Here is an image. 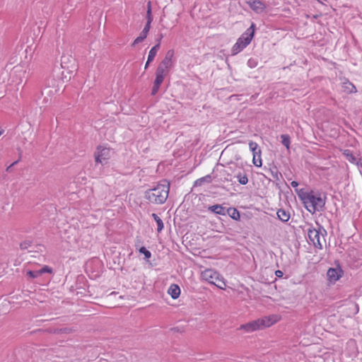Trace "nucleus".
Listing matches in <instances>:
<instances>
[{
    "instance_id": "obj_1",
    "label": "nucleus",
    "mask_w": 362,
    "mask_h": 362,
    "mask_svg": "<svg viewBox=\"0 0 362 362\" xmlns=\"http://www.w3.org/2000/svg\"><path fill=\"white\" fill-rule=\"evenodd\" d=\"M169 190L170 183L165 180L158 184L153 188L146 190L145 198L152 204H162L168 199Z\"/></svg>"
},
{
    "instance_id": "obj_2",
    "label": "nucleus",
    "mask_w": 362,
    "mask_h": 362,
    "mask_svg": "<svg viewBox=\"0 0 362 362\" xmlns=\"http://www.w3.org/2000/svg\"><path fill=\"white\" fill-rule=\"evenodd\" d=\"M300 197L305 209L313 214L317 211H322L325 206V200L320 194H317L313 192L304 193Z\"/></svg>"
},
{
    "instance_id": "obj_3",
    "label": "nucleus",
    "mask_w": 362,
    "mask_h": 362,
    "mask_svg": "<svg viewBox=\"0 0 362 362\" xmlns=\"http://www.w3.org/2000/svg\"><path fill=\"white\" fill-rule=\"evenodd\" d=\"M306 231L309 243L313 244L317 249L322 250L325 242V235H327V231L323 227L318 226L317 228H315L310 225Z\"/></svg>"
},
{
    "instance_id": "obj_4",
    "label": "nucleus",
    "mask_w": 362,
    "mask_h": 362,
    "mask_svg": "<svg viewBox=\"0 0 362 362\" xmlns=\"http://www.w3.org/2000/svg\"><path fill=\"white\" fill-rule=\"evenodd\" d=\"M255 31V25L252 23L250 27L247 28L237 40V42L231 49V54L235 55L243 51L252 41Z\"/></svg>"
},
{
    "instance_id": "obj_5",
    "label": "nucleus",
    "mask_w": 362,
    "mask_h": 362,
    "mask_svg": "<svg viewBox=\"0 0 362 362\" xmlns=\"http://www.w3.org/2000/svg\"><path fill=\"white\" fill-rule=\"evenodd\" d=\"M202 279L209 283L216 286L221 289H225L226 284L223 277L215 270L207 269L201 274Z\"/></svg>"
},
{
    "instance_id": "obj_6",
    "label": "nucleus",
    "mask_w": 362,
    "mask_h": 362,
    "mask_svg": "<svg viewBox=\"0 0 362 362\" xmlns=\"http://www.w3.org/2000/svg\"><path fill=\"white\" fill-rule=\"evenodd\" d=\"M112 151L110 148L104 146H98L94 153L95 161L96 163L105 165L111 158Z\"/></svg>"
},
{
    "instance_id": "obj_7",
    "label": "nucleus",
    "mask_w": 362,
    "mask_h": 362,
    "mask_svg": "<svg viewBox=\"0 0 362 362\" xmlns=\"http://www.w3.org/2000/svg\"><path fill=\"white\" fill-rule=\"evenodd\" d=\"M280 320V317L279 315H272L269 316H265L260 319H259V324L261 326V328H265L269 327L276 322H277Z\"/></svg>"
},
{
    "instance_id": "obj_8",
    "label": "nucleus",
    "mask_w": 362,
    "mask_h": 362,
    "mask_svg": "<svg viewBox=\"0 0 362 362\" xmlns=\"http://www.w3.org/2000/svg\"><path fill=\"white\" fill-rule=\"evenodd\" d=\"M250 8L257 13H262L265 8V4L260 0H245Z\"/></svg>"
},
{
    "instance_id": "obj_9",
    "label": "nucleus",
    "mask_w": 362,
    "mask_h": 362,
    "mask_svg": "<svg viewBox=\"0 0 362 362\" xmlns=\"http://www.w3.org/2000/svg\"><path fill=\"white\" fill-rule=\"evenodd\" d=\"M239 329H243L245 332H252L256 330L262 329L259 319L249 322L248 323L240 325Z\"/></svg>"
},
{
    "instance_id": "obj_10",
    "label": "nucleus",
    "mask_w": 362,
    "mask_h": 362,
    "mask_svg": "<svg viewBox=\"0 0 362 362\" xmlns=\"http://www.w3.org/2000/svg\"><path fill=\"white\" fill-rule=\"evenodd\" d=\"M342 270L340 268H330L327 272L328 279L331 282H336L342 275Z\"/></svg>"
},
{
    "instance_id": "obj_11",
    "label": "nucleus",
    "mask_w": 362,
    "mask_h": 362,
    "mask_svg": "<svg viewBox=\"0 0 362 362\" xmlns=\"http://www.w3.org/2000/svg\"><path fill=\"white\" fill-rule=\"evenodd\" d=\"M173 52L172 51H168L167 52L165 57L162 60V62L159 64L158 66L170 71L173 66Z\"/></svg>"
},
{
    "instance_id": "obj_12",
    "label": "nucleus",
    "mask_w": 362,
    "mask_h": 362,
    "mask_svg": "<svg viewBox=\"0 0 362 362\" xmlns=\"http://www.w3.org/2000/svg\"><path fill=\"white\" fill-rule=\"evenodd\" d=\"M343 154L350 163L355 164L358 167H362V160L355 156L350 150H344Z\"/></svg>"
},
{
    "instance_id": "obj_13",
    "label": "nucleus",
    "mask_w": 362,
    "mask_h": 362,
    "mask_svg": "<svg viewBox=\"0 0 362 362\" xmlns=\"http://www.w3.org/2000/svg\"><path fill=\"white\" fill-rule=\"evenodd\" d=\"M52 272V268L49 267L48 266H44L42 268H41L40 269H38V270L28 271L27 275L31 279H35V278L39 277L44 273H50L51 274Z\"/></svg>"
},
{
    "instance_id": "obj_14",
    "label": "nucleus",
    "mask_w": 362,
    "mask_h": 362,
    "mask_svg": "<svg viewBox=\"0 0 362 362\" xmlns=\"http://www.w3.org/2000/svg\"><path fill=\"white\" fill-rule=\"evenodd\" d=\"M168 293L173 299H177L180 295V288L177 284H171L168 290Z\"/></svg>"
},
{
    "instance_id": "obj_15",
    "label": "nucleus",
    "mask_w": 362,
    "mask_h": 362,
    "mask_svg": "<svg viewBox=\"0 0 362 362\" xmlns=\"http://www.w3.org/2000/svg\"><path fill=\"white\" fill-rule=\"evenodd\" d=\"M208 210L218 215L225 216L226 214V209L222 205L215 204L210 206Z\"/></svg>"
},
{
    "instance_id": "obj_16",
    "label": "nucleus",
    "mask_w": 362,
    "mask_h": 362,
    "mask_svg": "<svg viewBox=\"0 0 362 362\" xmlns=\"http://www.w3.org/2000/svg\"><path fill=\"white\" fill-rule=\"evenodd\" d=\"M276 214L278 218L283 222H287L290 218V214L284 209H279Z\"/></svg>"
},
{
    "instance_id": "obj_17",
    "label": "nucleus",
    "mask_w": 362,
    "mask_h": 362,
    "mask_svg": "<svg viewBox=\"0 0 362 362\" xmlns=\"http://www.w3.org/2000/svg\"><path fill=\"white\" fill-rule=\"evenodd\" d=\"M252 163L257 167H261L262 165V161L261 158V151H257V153H252Z\"/></svg>"
},
{
    "instance_id": "obj_18",
    "label": "nucleus",
    "mask_w": 362,
    "mask_h": 362,
    "mask_svg": "<svg viewBox=\"0 0 362 362\" xmlns=\"http://www.w3.org/2000/svg\"><path fill=\"white\" fill-rule=\"evenodd\" d=\"M343 88L344 91H346L348 93H356L357 91L356 88L354 86V85L349 81H346L343 83Z\"/></svg>"
},
{
    "instance_id": "obj_19",
    "label": "nucleus",
    "mask_w": 362,
    "mask_h": 362,
    "mask_svg": "<svg viewBox=\"0 0 362 362\" xmlns=\"http://www.w3.org/2000/svg\"><path fill=\"white\" fill-rule=\"evenodd\" d=\"M151 216L157 223V231L160 233L164 228V224L162 219L156 214L154 213L151 214Z\"/></svg>"
},
{
    "instance_id": "obj_20",
    "label": "nucleus",
    "mask_w": 362,
    "mask_h": 362,
    "mask_svg": "<svg viewBox=\"0 0 362 362\" xmlns=\"http://www.w3.org/2000/svg\"><path fill=\"white\" fill-rule=\"evenodd\" d=\"M159 49V43H157L156 45H154L149 51L148 55V62H152L155 57L157 54V52Z\"/></svg>"
},
{
    "instance_id": "obj_21",
    "label": "nucleus",
    "mask_w": 362,
    "mask_h": 362,
    "mask_svg": "<svg viewBox=\"0 0 362 362\" xmlns=\"http://www.w3.org/2000/svg\"><path fill=\"white\" fill-rule=\"evenodd\" d=\"M226 214H228L233 219L236 221L240 218L239 211L235 208H229L226 210Z\"/></svg>"
},
{
    "instance_id": "obj_22",
    "label": "nucleus",
    "mask_w": 362,
    "mask_h": 362,
    "mask_svg": "<svg viewBox=\"0 0 362 362\" xmlns=\"http://www.w3.org/2000/svg\"><path fill=\"white\" fill-rule=\"evenodd\" d=\"M148 33L144 31H141L139 35L134 40L132 43V46H135L139 43L143 42L147 37Z\"/></svg>"
},
{
    "instance_id": "obj_23",
    "label": "nucleus",
    "mask_w": 362,
    "mask_h": 362,
    "mask_svg": "<svg viewBox=\"0 0 362 362\" xmlns=\"http://www.w3.org/2000/svg\"><path fill=\"white\" fill-rule=\"evenodd\" d=\"M238 181L241 185H246L248 182V178L246 174L245 173H238L236 175Z\"/></svg>"
},
{
    "instance_id": "obj_24",
    "label": "nucleus",
    "mask_w": 362,
    "mask_h": 362,
    "mask_svg": "<svg viewBox=\"0 0 362 362\" xmlns=\"http://www.w3.org/2000/svg\"><path fill=\"white\" fill-rule=\"evenodd\" d=\"M282 144L288 150L290 148V137L287 134H282L281 136Z\"/></svg>"
},
{
    "instance_id": "obj_25",
    "label": "nucleus",
    "mask_w": 362,
    "mask_h": 362,
    "mask_svg": "<svg viewBox=\"0 0 362 362\" xmlns=\"http://www.w3.org/2000/svg\"><path fill=\"white\" fill-rule=\"evenodd\" d=\"M169 71H170L158 66L156 71V75H158V76H160L165 78L168 74Z\"/></svg>"
},
{
    "instance_id": "obj_26",
    "label": "nucleus",
    "mask_w": 362,
    "mask_h": 362,
    "mask_svg": "<svg viewBox=\"0 0 362 362\" xmlns=\"http://www.w3.org/2000/svg\"><path fill=\"white\" fill-rule=\"evenodd\" d=\"M32 244H33V241L31 240L28 239V240L23 241L20 244V247L21 250H28L29 248L31 247Z\"/></svg>"
},
{
    "instance_id": "obj_27",
    "label": "nucleus",
    "mask_w": 362,
    "mask_h": 362,
    "mask_svg": "<svg viewBox=\"0 0 362 362\" xmlns=\"http://www.w3.org/2000/svg\"><path fill=\"white\" fill-rule=\"evenodd\" d=\"M146 19V23H151L153 21V17L151 14V4L150 1L148 2L147 5Z\"/></svg>"
},
{
    "instance_id": "obj_28",
    "label": "nucleus",
    "mask_w": 362,
    "mask_h": 362,
    "mask_svg": "<svg viewBox=\"0 0 362 362\" xmlns=\"http://www.w3.org/2000/svg\"><path fill=\"white\" fill-rule=\"evenodd\" d=\"M249 148L250 151L252 152V153H255V152H257L261 151V149L259 148L258 144L252 141H250L249 142Z\"/></svg>"
},
{
    "instance_id": "obj_29",
    "label": "nucleus",
    "mask_w": 362,
    "mask_h": 362,
    "mask_svg": "<svg viewBox=\"0 0 362 362\" xmlns=\"http://www.w3.org/2000/svg\"><path fill=\"white\" fill-rule=\"evenodd\" d=\"M211 181V176L210 175H206V176H204L203 177H201L198 180H197L194 182V185H202L203 182H210Z\"/></svg>"
},
{
    "instance_id": "obj_30",
    "label": "nucleus",
    "mask_w": 362,
    "mask_h": 362,
    "mask_svg": "<svg viewBox=\"0 0 362 362\" xmlns=\"http://www.w3.org/2000/svg\"><path fill=\"white\" fill-rule=\"evenodd\" d=\"M139 252L144 255L145 259H148L151 257V253L145 247L139 249Z\"/></svg>"
},
{
    "instance_id": "obj_31",
    "label": "nucleus",
    "mask_w": 362,
    "mask_h": 362,
    "mask_svg": "<svg viewBox=\"0 0 362 362\" xmlns=\"http://www.w3.org/2000/svg\"><path fill=\"white\" fill-rule=\"evenodd\" d=\"M164 78H163L160 76L156 75V78H155V81L153 83L158 84V85H161V83L163 82Z\"/></svg>"
},
{
    "instance_id": "obj_32",
    "label": "nucleus",
    "mask_w": 362,
    "mask_h": 362,
    "mask_svg": "<svg viewBox=\"0 0 362 362\" xmlns=\"http://www.w3.org/2000/svg\"><path fill=\"white\" fill-rule=\"evenodd\" d=\"M160 85H158V84H156V83H153L151 94L152 95H156L158 93V91L159 88H160Z\"/></svg>"
},
{
    "instance_id": "obj_33",
    "label": "nucleus",
    "mask_w": 362,
    "mask_h": 362,
    "mask_svg": "<svg viewBox=\"0 0 362 362\" xmlns=\"http://www.w3.org/2000/svg\"><path fill=\"white\" fill-rule=\"evenodd\" d=\"M151 23H146L142 31L148 33L151 29Z\"/></svg>"
},
{
    "instance_id": "obj_34",
    "label": "nucleus",
    "mask_w": 362,
    "mask_h": 362,
    "mask_svg": "<svg viewBox=\"0 0 362 362\" xmlns=\"http://www.w3.org/2000/svg\"><path fill=\"white\" fill-rule=\"evenodd\" d=\"M247 64L250 67L253 68L256 66V62L253 59H249L247 62Z\"/></svg>"
},
{
    "instance_id": "obj_35",
    "label": "nucleus",
    "mask_w": 362,
    "mask_h": 362,
    "mask_svg": "<svg viewBox=\"0 0 362 362\" xmlns=\"http://www.w3.org/2000/svg\"><path fill=\"white\" fill-rule=\"evenodd\" d=\"M275 274H276V276L277 277H282V276H283V275H284V273H283V272H282V271H281V270H276V271L275 272Z\"/></svg>"
},
{
    "instance_id": "obj_36",
    "label": "nucleus",
    "mask_w": 362,
    "mask_h": 362,
    "mask_svg": "<svg viewBox=\"0 0 362 362\" xmlns=\"http://www.w3.org/2000/svg\"><path fill=\"white\" fill-rule=\"evenodd\" d=\"M291 185L292 187L296 188V187H297L298 186V182H296V181H292L291 182Z\"/></svg>"
},
{
    "instance_id": "obj_37",
    "label": "nucleus",
    "mask_w": 362,
    "mask_h": 362,
    "mask_svg": "<svg viewBox=\"0 0 362 362\" xmlns=\"http://www.w3.org/2000/svg\"><path fill=\"white\" fill-rule=\"evenodd\" d=\"M151 62H148V59H147V62H146V64H145V67H144V69H146L148 68V65H149V64H150Z\"/></svg>"
},
{
    "instance_id": "obj_38",
    "label": "nucleus",
    "mask_w": 362,
    "mask_h": 362,
    "mask_svg": "<svg viewBox=\"0 0 362 362\" xmlns=\"http://www.w3.org/2000/svg\"><path fill=\"white\" fill-rule=\"evenodd\" d=\"M16 163H17V161H15L14 163H13L10 166H8L6 169V170H9V169L13 166Z\"/></svg>"
},
{
    "instance_id": "obj_39",
    "label": "nucleus",
    "mask_w": 362,
    "mask_h": 362,
    "mask_svg": "<svg viewBox=\"0 0 362 362\" xmlns=\"http://www.w3.org/2000/svg\"><path fill=\"white\" fill-rule=\"evenodd\" d=\"M162 37H163V35L161 34L160 35L159 38H158V40H157V43H159V44L160 43V40H161Z\"/></svg>"
},
{
    "instance_id": "obj_40",
    "label": "nucleus",
    "mask_w": 362,
    "mask_h": 362,
    "mask_svg": "<svg viewBox=\"0 0 362 362\" xmlns=\"http://www.w3.org/2000/svg\"><path fill=\"white\" fill-rule=\"evenodd\" d=\"M14 69H15V71L16 72V71H18V69L19 68H18V66H15V68H14Z\"/></svg>"
},
{
    "instance_id": "obj_41",
    "label": "nucleus",
    "mask_w": 362,
    "mask_h": 362,
    "mask_svg": "<svg viewBox=\"0 0 362 362\" xmlns=\"http://www.w3.org/2000/svg\"><path fill=\"white\" fill-rule=\"evenodd\" d=\"M2 134V132L0 131V136Z\"/></svg>"
}]
</instances>
